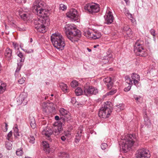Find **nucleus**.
Segmentation results:
<instances>
[{
    "label": "nucleus",
    "mask_w": 158,
    "mask_h": 158,
    "mask_svg": "<svg viewBox=\"0 0 158 158\" xmlns=\"http://www.w3.org/2000/svg\"><path fill=\"white\" fill-rule=\"evenodd\" d=\"M81 135L80 134L77 133V134L76 135V138H80Z\"/></svg>",
    "instance_id": "nucleus-57"
},
{
    "label": "nucleus",
    "mask_w": 158,
    "mask_h": 158,
    "mask_svg": "<svg viewBox=\"0 0 158 158\" xmlns=\"http://www.w3.org/2000/svg\"><path fill=\"white\" fill-rule=\"evenodd\" d=\"M55 119L56 120H59V125H64V124L65 122H62V121H60V118L59 116L56 115L55 117Z\"/></svg>",
    "instance_id": "nucleus-29"
},
{
    "label": "nucleus",
    "mask_w": 158,
    "mask_h": 158,
    "mask_svg": "<svg viewBox=\"0 0 158 158\" xmlns=\"http://www.w3.org/2000/svg\"><path fill=\"white\" fill-rule=\"evenodd\" d=\"M104 18L105 19V22L104 23L107 24H109V12H108L107 10L106 11V14L104 15Z\"/></svg>",
    "instance_id": "nucleus-28"
},
{
    "label": "nucleus",
    "mask_w": 158,
    "mask_h": 158,
    "mask_svg": "<svg viewBox=\"0 0 158 158\" xmlns=\"http://www.w3.org/2000/svg\"><path fill=\"white\" fill-rule=\"evenodd\" d=\"M84 34L85 36L88 38H92L93 37V33L90 32V31H85Z\"/></svg>",
    "instance_id": "nucleus-22"
},
{
    "label": "nucleus",
    "mask_w": 158,
    "mask_h": 158,
    "mask_svg": "<svg viewBox=\"0 0 158 158\" xmlns=\"http://www.w3.org/2000/svg\"><path fill=\"white\" fill-rule=\"evenodd\" d=\"M14 135L15 138H18V136H19V133H14Z\"/></svg>",
    "instance_id": "nucleus-55"
},
{
    "label": "nucleus",
    "mask_w": 158,
    "mask_h": 158,
    "mask_svg": "<svg viewBox=\"0 0 158 158\" xmlns=\"http://www.w3.org/2000/svg\"><path fill=\"white\" fill-rule=\"evenodd\" d=\"M12 136V132L10 131L7 134V139L8 140H9L10 138Z\"/></svg>",
    "instance_id": "nucleus-45"
},
{
    "label": "nucleus",
    "mask_w": 158,
    "mask_h": 158,
    "mask_svg": "<svg viewBox=\"0 0 158 158\" xmlns=\"http://www.w3.org/2000/svg\"><path fill=\"white\" fill-rule=\"evenodd\" d=\"M61 139L63 141H64L66 139V138L63 135L61 137Z\"/></svg>",
    "instance_id": "nucleus-56"
},
{
    "label": "nucleus",
    "mask_w": 158,
    "mask_h": 158,
    "mask_svg": "<svg viewBox=\"0 0 158 158\" xmlns=\"http://www.w3.org/2000/svg\"><path fill=\"white\" fill-rule=\"evenodd\" d=\"M85 95L89 96L93 94H96L98 93V89L92 86L89 85V83H87L85 86L84 90Z\"/></svg>",
    "instance_id": "nucleus-9"
},
{
    "label": "nucleus",
    "mask_w": 158,
    "mask_h": 158,
    "mask_svg": "<svg viewBox=\"0 0 158 158\" xmlns=\"http://www.w3.org/2000/svg\"><path fill=\"white\" fill-rule=\"evenodd\" d=\"M18 68H17V69L16 70V72H19V70L20 69L22 66V65L21 64H18Z\"/></svg>",
    "instance_id": "nucleus-53"
},
{
    "label": "nucleus",
    "mask_w": 158,
    "mask_h": 158,
    "mask_svg": "<svg viewBox=\"0 0 158 158\" xmlns=\"http://www.w3.org/2000/svg\"><path fill=\"white\" fill-rule=\"evenodd\" d=\"M131 29L128 26H125L123 28V30L124 31H126V32Z\"/></svg>",
    "instance_id": "nucleus-51"
},
{
    "label": "nucleus",
    "mask_w": 158,
    "mask_h": 158,
    "mask_svg": "<svg viewBox=\"0 0 158 158\" xmlns=\"http://www.w3.org/2000/svg\"><path fill=\"white\" fill-rule=\"evenodd\" d=\"M40 16L41 17L39 18H37L34 19L32 21V23L34 25L35 28L38 31L41 33H44L46 31L47 29L44 25L46 24L47 22V24H48L49 20L48 19H45L44 18L46 16L45 15Z\"/></svg>",
    "instance_id": "nucleus-5"
},
{
    "label": "nucleus",
    "mask_w": 158,
    "mask_h": 158,
    "mask_svg": "<svg viewBox=\"0 0 158 158\" xmlns=\"http://www.w3.org/2000/svg\"><path fill=\"white\" fill-rule=\"evenodd\" d=\"M59 86L62 90L64 92H67V86L66 84L63 83H61L60 84Z\"/></svg>",
    "instance_id": "nucleus-19"
},
{
    "label": "nucleus",
    "mask_w": 158,
    "mask_h": 158,
    "mask_svg": "<svg viewBox=\"0 0 158 158\" xmlns=\"http://www.w3.org/2000/svg\"><path fill=\"white\" fill-rule=\"evenodd\" d=\"M43 145L44 147V150L46 153H49L50 151L49 144L46 141L43 142Z\"/></svg>",
    "instance_id": "nucleus-17"
},
{
    "label": "nucleus",
    "mask_w": 158,
    "mask_h": 158,
    "mask_svg": "<svg viewBox=\"0 0 158 158\" xmlns=\"http://www.w3.org/2000/svg\"><path fill=\"white\" fill-rule=\"evenodd\" d=\"M30 123L31 126L33 129H34L36 127V123L35 118L34 117L31 118L30 120Z\"/></svg>",
    "instance_id": "nucleus-20"
},
{
    "label": "nucleus",
    "mask_w": 158,
    "mask_h": 158,
    "mask_svg": "<svg viewBox=\"0 0 158 158\" xmlns=\"http://www.w3.org/2000/svg\"><path fill=\"white\" fill-rule=\"evenodd\" d=\"M78 85V82L76 80H73L71 82V86L73 88H75Z\"/></svg>",
    "instance_id": "nucleus-31"
},
{
    "label": "nucleus",
    "mask_w": 158,
    "mask_h": 158,
    "mask_svg": "<svg viewBox=\"0 0 158 158\" xmlns=\"http://www.w3.org/2000/svg\"><path fill=\"white\" fill-rule=\"evenodd\" d=\"M109 61L110 60H113V58H111V56H110V54H109Z\"/></svg>",
    "instance_id": "nucleus-62"
},
{
    "label": "nucleus",
    "mask_w": 158,
    "mask_h": 158,
    "mask_svg": "<svg viewBox=\"0 0 158 158\" xmlns=\"http://www.w3.org/2000/svg\"><path fill=\"white\" fill-rule=\"evenodd\" d=\"M114 19V18L112 12L109 11V24L112 23Z\"/></svg>",
    "instance_id": "nucleus-30"
},
{
    "label": "nucleus",
    "mask_w": 158,
    "mask_h": 158,
    "mask_svg": "<svg viewBox=\"0 0 158 158\" xmlns=\"http://www.w3.org/2000/svg\"><path fill=\"white\" fill-rule=\"evenodd\" d=\"M23 51H24V52H26L27 53V52L28 51V50L27 49H22Z\"/></svg>",
    "instance_id": "nucleus-64"
},
{
    "label": "nucleus",
    "mask_w": 158,
    "mask_h": 158,
    "mask_svg": "<svg viewBox=\"0 0 158 158\" xmlns=\"http://www.w3.org/2000/svg\"><path fill=\"white\" fill-rule=\"evenodd\" d=\"M150 33L151 35H152L154 37L155 36L156 33L155 30L153 29H152L150 31Z\"/></svg>",
    "instance_id": "nucleus-47"
},
{
    "label": "nucleus",
    "mask_w": 158,
    "mask_h": 158,
    "mask_svg": "<svg viewBox=\"0 0 158 158\" xmlns=\"http://www.w3.org/2000/svg\"><path fill=\"white\" fill-rule=\"evenodd\" d=\"M85 9L89 13L93 14L98 12L100 10V7L99 5L97 4H87L85 6Z\"/></svg>",
    "instance_id": "nucleus-8"
},
{
    "label": "nucleus",
    "mask_w": 158,
    "mask_h": 158,
    "mask_svg": "<svg viewBox=\"0 0 158 158\" xmlns=\"http://www.w3.org/2000/svg\"><path fill=\"white\" fill-rule=\"evenodd\" d=\"M132 86V85H129L128 86L125 88L124 89V91L125 92H127L129 91L130 90Z\"/></svg>",
    "instance_id": "nucleus-46"
},
{
    "label": "nucleus",
    "mask_w": 158,
    "mask_h": 158,
    "mask_svg": "<svg viewBox=\"0 0 158 158\" xmlns=\"http://www.w3.org/2000/svg\"><path fill=\"white\" fill-rule=\"evenodd\" d=\"M114 79L110 77H109V88L111 86L112 87L114 82Z\"/></svg>",
    "instance_id": "nucleus-37"
},
{
    "label": "nucleus",
    "mask_w": 158,
    "mask_h": 158,
    "mask_svg": "<svg viewBox=\"0 0 158 158\" xmlns=\"http://www.w3.org/2000/svg\"><path fill=\"white\" fill-rule=\"evenodd\" d=\"M126 32L128 36L130 37L133 34V32L131 31V29L128 30V31Z\"/></svg>",
    "instance_id": "nucleus-43"
},
{
    "label": "nucleus",
    "mask_w": 158,
    "mask_h": 158,
    "mask_svg": "<svg viewBox=\"0 0 158 158\" xmlns=\"http://www.w3.org/2000/svg\"><path fill=\"white\" fill-rule=\"evenodd\" d=\"M144 121L146 123H150V120L149 119L147 114H146L144 115Z\"/></svg>",
    "instance_id": "nucleus-34"
},
{
    "label": "nucleus",
    "mask_w": 158,
    "mask_h": 158,
    "mask_svg": "<svg viewBox=\"0 0 158 158\" xmlns=\"http://www.w3.org/2000/svg\"><path fill=\"white\" fill-rule=\"evenodd\" d=\"M33 52V50L32 49H30L29 50H28V51L27 52V53H32Z\"/></svg>",
    "instance_id": "nucleus-58"
},
{
    "label": "nucleus",
    "mask_w": 158,
    "mask_h": 158,
    "mask_svg": "<svg viewBox=\"0 0 158 158\" xmlns=\"http://www.w3.org/2000/svg\"><path fill=\"white\" fill-rule=\"evenodd\" d=\"M53 133V131L51 128L48 127L44 128L42 131V134L44 135L46 137V139L50 141H52L50 136Z\"/></svg>",
    "instance_id": "nucleus-13"
},
{
    "label": "nucleus",
    "mask_w": 158,
    "mask_h": 158,
    "mask_svg": "<svg viewBox=\"0 0 158 158\" xmlns=\"http://www.w3.org/2000/svg\"><path fill=\"white\" fill-rule=\"evenodd\" d=\"M66 15L67 17L74 21H76L78 19L79 15L76 9L74 8L70 9L69 11L67 13Z\"/></svg>",
    "instance_id": "nucleus-12"
},
{
    "label": "nucleus",
    "mask_w": 158,
    "mask_h": 158,
    "mask_svg": "<svg viewBox=\"0 0 158 158\" xmlns=\"http://www.w3.org/2000/svg\"><path fill=\"white\" fill-rule=\"evenodd\" d=\"M80 138H76V140H77L76 142H77V141L79 142V140H80Z\"/></svg>",
    "instance_id": "nucleus-63"
},
{
    "label": "nucleus",
    "mask_w": 158,
    "mask_h": 158,
    "mask_svg": "<svg viewBox=\"0 0 158 158\" xmlns=\"http://www.w3.org/2000/svg\"><path fill=\"white\" fill-rule=\"evenodd\" d=\"M109 112H111L112 111V110L113 109V105L112 103L111 102H109Z\"/></svg>",
    "instance_id": "nucleus-50"
},
{
    "label": "nucleus",
    "mask_w": 158,
    "mask_h": 158,
    "mask_svg": "<svg viewBox=\"0 0 158 158\" xmlns=\"http://www.w3.org/2000/svg\"><path fill=\"white\" fill-rule=\"evenodd\" d=\"M59 126L58 127H55L54 131H53V133L55 135L59 134H60L62 133L63 131V129L62 128V125H59Z\"/></svg>",
    "instance_id": "nucleus-16"
},
{
    "label": "nucleus",
    "mask_w": 158,
    "mask_h": 158,
    "mask_svg": "<svg viewBox=\"0 0 158 158\" xmlns=\"http://www.w3.org/2000/svg\"><path fill=\"white\" fill-rule=\"evenodd\" d=\"M150 156L149 150L144 148L139 149L135 154L136 158H149Z\"/></svg>",
    "instance_id": "nucleus-10"
},
{
    "label": "nucleus",
    "mask_w": 158,
    "mask_h": 158,
    "mask_svg": "<svg viewBox=\"0 0 158 158\" xmlns=\"http://www.w3.org/2000/svg\"><path fill=\"white\" fill-rule=\"evenodd\" d=\"M43 111L46 113L48 112L49 111L48 108H50L49 106H48L45 102L43 103Z\"/></svg>",
    "instance_id": "nucleus-25"
},
{
    "label": "nucleus",
    "mask_w": 158,
    "mask_h": 158,
    "mask_svg": "<svg viewBox=\"0 0 158 158\" xmlns=\"http://www.w3.org/2000/svg\"><path fill=\"white\" fill-rule=\"evenodd\" d=\"M64 30L67 38L73 42L77 41L81 36V32L73 24H66Z\"/></svg>",
    "instance_id": "nucleus-2"
},
{
    "label": "nucleus",
    "mask_w": 158,
    "mask_h": 158,
    "mask_svg": "<svg viewBox=\"0 0 158 158\" xmlns=\"http://www.w3.org/2000/svg\"><path fill=\"white\" fill-rule=\"evenodd\" d=\"M131 77L133 81V84L136 86L139 83V81H140V77L139 75L137 73H132L131 75Z\"/></svg>",
    "instance_id": "nucleus-15"
},
{
    "label": "nucleus",
    "mask_w": 158,
    "mask_h": 158,
    "mask_svg": "<svg viewBox=\"0 0 158 158\" xmlns=\"http://www.w3.org/2000/svg\"><path fill=\"white\" fill-rule=\"evenodd\" d=\"M108 103V101L104 102L102 107L100 109L98 115L100 118H106L109 117Z\"/></svg>",
    "instance_id": "nucleus-7"
},
{
    "label": "nucleus",
    "mask_w": 158,
    "mask_h": 158,
    "mask_svg": "<svg viewBox=\"0 0 158 158\" xmlns=\"http://www.w3.org/2000/svg\"><path fill=\"white\" fill-rule=\"evenodd\" d=\"M61 156H63V158H64V157L65 156L66 157V158H68L69 157V156L68 154H67L65 152H63L61 154Z\"/></svg>",
    "instance_id": "nucleus-52"
},
{
    "label": "nucleus",
    "mask_w": 158,
    "mask_h": 158,
    "mask_svg": "<svg viewBox=\"0 0 158 158\" xmlns=\"http://www.w3.org/2000/svg\"><path fill=\"white\" fill-rule=\"evenodd\" d=\"M75 92L77 96L81 95L83 93L82 89L80 87H78L75 90Z\"/></svg>",
    "instance_id": "nucleus-24"
},
{
    "label": "nucleus",
    "mask_w": 158,
    "mask_h": 158,
    "mask_svg": "<svg viewBox=\"0 0 158 158\" xmlns=\"http://www.w3.org/2000/svg\"><path fill=\"white\" fill-rule=\"evenodd\" d=\"M117 90L114 89H113L109 91V95H113L116 93Z\"/></svg>",
    "instance_id": "nucleus-39"
},
{
    "label": "nucleus",
    "mask_w": 158,
    "mask_h": 158,
    "mask_svg": "<svg viewBox=\"0 0 158 158\" xmlns=\"http://www.w3.org/2000/svg\"><path fill=\"white\" fill-rule=\"evenodd\" d=\"M21 29L22 31H25L26 30V28L25 27H21Z\"/></svg>",
    "instance_id": "nucleus-60"
},
{
    "label": "nucleus",
    "mask_w": 158,
    "mask_h": 158,
    "mask_svg": "<svg viewBox=\"0 0 158 158\" xmlns=\"http://www.w3.org/2000/svg\"><path fill=\"white\" fill-rule=\"evenodd\" d=\"M18 56L21 58L20 60V62H23L24 61L25 57H24L22 53L21 52H19L18 54Z\"/></svg>",
    "instance_id": "nucleus-32"
},
{
    "label": "nucleus",
    "mask_w": 158,
    "mask_h": 158,
    "mask_svg": "<svg viewBox=\"0 0 158 158\" xmlns=\"http://www.w3.org/2000/svg\"><path fill=\"white\" fill-rule=\"evenodd\" d=\"M12 50L9 48H7L5 50V58L8 61H10L12 59Z\"/></svg>",
    "instance_id": "nucleus-14"
},
{
    "label": "nucleus",
    "mask_w": 158,
    "mask_h": 158,
    "mask_svg": "<svg viewBox=\"0 0 158 158\" xmlns=\"http://www.w3.org/2000/svg\"><path fill=\"white\" fill-rule=\"evenodd\" d=\"M14 133H19V130L18 127H15L14 129Z\"/></svg>",
    "instance_id": "nucleus-54"
},
{
    "label": "nucleus",
    "mask_w": 158,
    "mask_h": 158,
    "mask_svg": "<svg viewBox=\"0 0 158 158\" xmlns=\"http://www.w3.org/2000/svg\"><path fill=\"white\" fill-rule=\"evenodd\" d=\"M124 108V105L122 104H120L116 106L115 109L117 112H119Z\"/></svg>",
    "instance_id": "nucleus-21"
},
{
    "label": "nucleus",
    "mask_w": 158,
    "mask_h": 158,
    "mask_svg": "<svg viewBox=\"0 0 158 158\" xmlns=\"http://www.w3.org/2000/svg\"><path fill=\"white\" fill-rule=\"evenodd\" d=\"M28 15L27 14L24 13L20 14V16L23 19L27 18L28 16Z\"/></svg>",
    "instance_id": "nucleus-35"
},
{
    "label": "nucleus",
    "mask_w": 158,
    "mask_h": 158,
    "mask_svg": "<svg viewBox=\"0 0 158 158\" xmlns=\"http://www.w3.org/2000/svg\"><path fill=\"white\" fill-rule=\"evenodd\" d=\"M140 96H139V97H137V98H135V100L137 101H138V100L140 99Z\"/></svg>",
    "instance_id": "nucleus-61"
},
{
    "label": "nucleus",
    "mask_w": 158,
    "mask_h": 158,
    "mask_svg": "<svg viewBox=\"0 0 158 158\" xmlns=\"http://www.w3.org/2000/svg\"><path fill=\"white\" fill-rule=\"evenodd\" d=\"M46 3L43 1L38 0L35 1L33 5V12L40 16H42L43 15L48 16L49 14V11L45 9Z\"/></svg>",
    "instance_id": "nucleus-3"
},
{
    "label": "nucleus",
    "mask_w": 158,
    "mask_h": 158,
    "mask_svg": "<svg viewBox=\"0 0 158 158\" xmlns=\"http://www.w3.org/2000/svg\"><path fill=\"white\" fill-rule=\"evenodd\" d=\"M12 144L9 140L6 141V147L7 149L8 150L11 149L12 148Z\"/></svg>",
    "instance_id": "nucleus-27"
},
{
    "label": "nucleus",
    "mask_w": 158,
    "mask_h": 158,
    "mask_svg": "<svg viewBox=\"0 0 158 158\" xmlns=\"http://www.w3.org/2000/svg\"><path fill=\"white\" fill-rule=\"evenodd\" d=\"M25 98V97H23V94H20L19 97V99L22 102L24 101Z\"/></svg>",
    "instance_id": "nucleus-48"
},
{
    "label": "nucleus",
    "mask_w": 158,
    "mask_h": 158,
    "mask_svg": "<svg viewBox=\"0 0 158 158\" xmlns=\"http://www.w3.org/2000/svg\"><path fill=\"white\" fill-rule=\"evenodd\" d=\"M144 43L143 41L141 40H138L136 42L134 45V51L136 55L144 57L147 56V52L143 48Z\"/></svg>",
    "instance_id": "nucleus-6"
},
{
    "label": "nucleus",
    "mask_w": 158,
    "mask_h": 158,
    "mask_svg": "<svg viewBox=\"0 0 158 158\" xmlns=\"http://www.w3.org/2000/svg\"><path fill=\"white\" fill-rule=\"evenodd\" d=\"M13 45L14 46V48L15 50H18L19 49L18 45V44L16 43H13Z\"/></svg>",
    "instance_id": "nucleus-49"
},
{
    "label": "nucleus",
    "mask_w": 158,
    "mask_h": 158,
    "mask_svg": "<svg viewBox=\"0 0 158 158\" xmlns=\"http://www.w3.org/2000/svg\"><path fill=\"white\" fill-rule=\"evenodd\" d=\"M7 126V124L6 123H5V126L3 127H2V129L4 132H6L7 131L8 129Z\"/></svg>",
    "instance_id": "nucleus-44"
},
{
    "label": "nucleus",
    "mask_w": 158,
    "mask_h": 158,
    "mask_svg": "<svg viewBox=\"0 0 158 158\" xmlns=\"http://www.w3.org/2000/svg\"><path fill=\"white\" fill-rule=\"evenodd\" d=\"M51 40L54 46L58 49L62 50L65 46L64 40L60 34H52L51 37Z\"/></svg>",
    "instance_id": "nucleus-4"
},
{
    "label": "nucleus",
    "mask_w": 158,
    "mask_h": 158,
    "mask_svg": "<svg viewBox=\"0 0 158 158\" xmlns=\"http://www.w3.org/2000/svg\"><path fill=\"white\" fill-rule=\"evenodd\" d=\"M60 121L62 122H68L71 119V117L70 113L63 108H61L59 110Z\"/></svg>",
    "instance_id": "nucleus-11"
},
{
    "label": "nucleus",
    "mask_w": 158,
    "mask_h": 158,
    "mask_svg": "<svg viewBox=\"0 0 158 158\" xmlns=\"http://www.w3.org/2000/svg\"><path fill=\"white\" fill-rule=\"evenodd\" d=\"M82 132V130L80 129L79 130V131H78L77 133H79V134H81Z\"/></svg>",
    "instance_id": "nucleus-59"
},
{
    "label": "nucleus",
    "mask_w": 158,
    "mask_h": 158,
    "mask_svg": "<svg viewBox=\"0 0 158 158\" xmlns=\"http://www.w3.org/2000/svg\"><path fill=\"white\" fill-rule=\"evenodd\" d=\"M101 148L102 150H104L107 147V145L106 143H103L101 145Z\"/></svg>",
    "instance_id": "nucleus-41"
},
{
    "label": "nucleus",
    "mask_w": 158,
    "mask_h": 158,
    "mask_svg": "<svg viewBox=\"0 0 158 158\" xmlns=\"http://www.w3.org/2000/svg\"><path fill=\"white\" fill-rule=\"evenodd\" d=\"M101 34L99 32H96L93 33V35H92V39L94 40H96L98 39L101 36Z\"/></svg>",
    "instance_id": "nucleus-23"
},
{
    "label": "nucleus",
    "mask_w": 158,
    "mask_h": 158,
    "mask_svg": "<svg viewBox=\"0 0 158 158\" xmlns=\"http://www.w3.org/2000/svg\"><path fill=\"white\" fill-rule=\"evenodd\" d=\"M125 81L129 85H132L133 83L132 82V80L131 78L129 76H126L125 77Z\"/></svg>",
    "instance_id": "nucleus-26"
},
{
    "label": "nucleus",
    "mask_w": 158,
    "mask_h": 158,
    "mask_svg": "<svg viewBox=\"0 0 158 158\" xmlns=\"http://www.w3.org/2000/svg\"><path fill=\"white\" fill-rule=\"evenodd\" d=\"M66 8L67 7L65 5L62 4L60 5V9L61 10H64L66 9Z\"/></svg>",
    "instance_id": "nucleus-38"
},
{
    "label": "nucleus",
    "mask_w": 158,
    "mask_h": 158,
    "mask_svg": "<svg viewBox=\"0 0 158 158\" xmlns=\"http://www.w3.org/2000/svg\"><path fill=\"white\" fill-rule=\"evenodd\" d=\"M25 80V77H22L18 80V82L19 84H22L24 83Z\"/></svg>",
    "instance_id": "nucleus-40"
},
{
    "label": "nucleus",
    "mask_w": 158,
    "mask_h": 158,
    "mask_svg": "<svg viewBox=\"0 0 158 158\" xmlns=\"http://www.w3.org/2000/svg\"><path fill=\"white\" fill-rule=\"evenodd\" d=\"M6 84L0 81V94L3 93L6 90Z\"/></svg>",
    "instance_id": "nucleus-18"
},
{
    "label": "nucleus",
    "mask_w": 158,
    "mask_h": 158,
    "mask_svg": "<svg viewBox=\"0 0 158 158\" xmlns=\"http://www.w3.org/2000/svg\"><path fill=\"white\" fill-rule=\"evenodd\" d=\"M122 141L119 143L120 147L124 152H127L129 151L134 144H138V139L134 135L126 134L122 136Z\"/></svg>",
    "instance_id": "nucleus-1"
},
{
    "label": "nucleus",
    "mask_w": 158,
    "mask_h": 158,
    "mask_svg": "<svg viewBox=\"0 0 158 158\" xmlns=\"http://www.w3.org/2000/svg\"><path fill=\"white\" fill-rule=\"evenodd\" d=\"M29 142L30 143L33 144L35 143V138L33 136H30L29 138Z\"/></svg>",
    "instance_id": "nucleus-42"
},
{
    "label": "nucleus",
    "mask_w": 158,
    "mask_h": 158,
    "mask_svg": "<svg viewBox=\"0 0 158 158\" xmlns=\"http://www.w3.org/2000/svg\"><path fill=\"white\" fill-rule=\"evenodd\" d=\"M16 154L19 156H21L23 154V150L20 149H18L16 151Z\"/></svg>",
    "instance_id": "nucleus-33"
},
{
    "label": "nucleus",
    "mask_w": 158,
    "mask_h": 158,
    "mask_svg": "<svg viewBox=\"0 0 158 158\" xmlns=\"http://www.w3.org/2000/svg\"><path fill=\"white\" fill-rule=\"evenodd\" d=\"M103 81L107 86V88H109V78L107 77L104 78L103 79Z\"/></svg>",
    "instance_id": "nucleus-36"
}]
</instances>
